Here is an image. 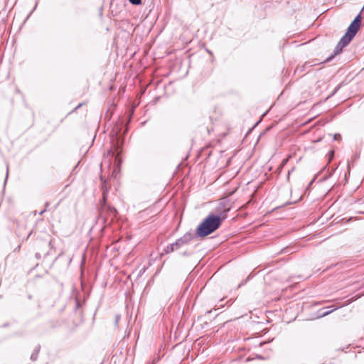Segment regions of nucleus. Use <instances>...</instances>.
Instances as JSON below:
<instances>
[{
  "label": "nucleus",
  "mask_w": 364,
  "mask_h": 364,
  "mask_svg": "<svg viewBox=\"0 0 364 364\" xmlns=\"http://www.w3.org/2000/svg\"><path fill=\"white\" fill-rule=\"evenodd\" d=\"M221 222L220 217L210 215L199 225L197 234L200 237L208 235L219 228Z\"/></svg>",
  "instance_id": "1"
},
{
  "label": "nucleus",
  "mask_w": 364,
  "mask_h": 364,
  "mask_svg": "<svg viewBox=\"0 0 364 364\" xmlns=\"http://www.w3.org/2000/svg\"><path fill=\"white\" fill-rule=\"evenodd\" d=\"M361 22L360 15H358L347 29L346 34L342 37L336 47V53L341 51L343 47L346 46L355 36Z\"/></svg>",
  "instance_id": "2"
},
{
  "label": "nucleus",
  "mask_w": 364,
  "mask_h": 364,
  "mask_svg": "<svg viewBox=\"0 0 364 364\" xmlns=\"http://www.w3.org/2000/svg\"><path fill=\"white\" fill-rule=\"evenodd\" d=\"M187 240L186 239H180L176 242L175 244L171 245V251H173L178 248V246L186 242Z\"/></svg>",
  "instance_id": "3"
},
{
  "label": "nucleus",
  "mask_w": 364,
  "mask_h": 364,
  "mask_svg": "<svg viewBox=\"0 0 364 364\" xmlns=\"http://www.w3.org/2000/svg\"><path fill=\"white\" fill-rule=\"evenodd\" d=\"M129 1L135 5H138L141 4V0H129Z\"/></svg>",
  "instance_id": "4"
},
{
  "label": "nucleus",
  "mask_w": 364,
  "mask_h": 364,
  "mask_svg": "<svg viewBox=\"0 0 364 364\" xmlns=\"http://www.w3.org/2000/svg\"><path fill=\"white\" fill-rule=\"evenodd\" d=\"M333 138H334V139H335V140H338V139H341V135H340V134H336L334 135Z\"/></svg>",
  "instance_id": "5"
},
{
  "label": "nucleus",
  "mask_w": 364,
  "mask_h": 364,
  "mask_svg": "<svg viewBox=\"0 0 364 364\" xmlns=\"http://www.w3.org/2000/svg\"><path fill=\"white\" fill-rule=\"evenodd\" d=\"M290 174H291V172H290V171H289V173H288V176H287V179H288V180H289Z\"/></svg>",
  "instance_id": "6"
}]
</instances>
